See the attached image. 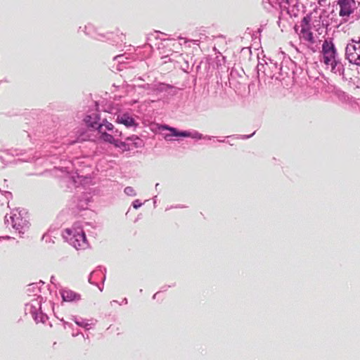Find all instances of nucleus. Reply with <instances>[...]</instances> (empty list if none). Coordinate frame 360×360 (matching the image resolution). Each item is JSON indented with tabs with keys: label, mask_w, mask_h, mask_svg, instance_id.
Instances as JSON below:
<instances>
[{
	"label": "nucleus",
	"mask_w": 360,
	"mask_h": 360,
	"mask_svg": "<svg viewBox=\"0 0 360 360\" xmlns=\"http://www.w3.org/2000/svg\"><path fill=\"white\" fill-rule=\"evenodd\" d=\"M113 145L115 146V147H117V148H126V143L125 142H122V141H115V143H113Z\"/></svg>",
	"instance_id": "nucleus-14"
},
{
	"label": "nucleus",
	"mask_w": 360,
	"mask_h": 360,
	"mask_svg": "<svg viewBox=\"0 0 360 360\" xmlns=\"http://www.w3.org/2000/svg\"><path fill=\"white\" fill-rule=\"evenodd\" d=\"M162 129H167L169 131L170 133L164 134V139L167 141H173V136H183V137H188L190 136V133L187 131H179L176 128L170 127L167 125H162L160 127Z\"/></svg>",
	"instance_id": "nucleus-6"
},
{
	"label": "nucleus",
	"mask_w": 360,
	"mask_h": 360,
	"mask_svg": "<svg viewBox=\"0 0 360 360\" xmlns=\"http://www.w3.org/2000/svg\"><path fill=\"white\" fill-rule=\"evenodd\" d=\"M99 120H100V117L96 112H93L91 115H86L84 119V121L88 127L92 128V129H96L97 130H98V127L99 125V123H98Z\"/></svg>",
	"instance_id": "nucleus-7"
},
{
	"label": "nucleus",
	"mask_w": 360,
	"mask_h": 360,
	"mask_svg": "<svg viewBox=\"0 0 360 360\" xmlns=\"http://www.w3.org/2000/svg\"><path fill=\"white\" fill-rule=\"evenodd\" d=\"M98 132L99 134V139L103 141V142L113 144L115 143V139L113 136L108 134L105 130L103 129V125H98Z\"/></svg>",
	"instance_id": "nucleus-8"
},
{
	"label": "nucleus",
	"mask_w": 360,
	"mask_h": 360,
	"mask_svg": "<svg viewBox=\"0 0 360 360\" xmlns=\"http://www.w3.org/2000/svg\"><path fill=\"white\" fill-rule=\"evenodd\" d=\"M99 125H103V129L112 131L114 129V126L112 123L105 122V123L100 124Z\"/></svg>",
	"instance_id": "nucleus-12"
},
{
	"label": "nucleus",
	"mask_w": 360,
	"mask_h": 360,
	"mask_svg": "<svg viewBox=\"0 0 360 360\" xmlns=\"http://www.w3.org/2000/svg\"><path fill=\"white\" fill-rule=\"evenodd\" d=\"M72 245L76 248H84L86 244V238L84 232L82 230H75L73 237L70 238Z\"/></svg>",
	"instance_id": "nucleus-5"
},
{
	"label": "nucleus",
	"mask_w": 360,
	"mask_h": 360,
	"mask_svg": "<svg viewBox=\"0 0 360 360\" xmlns=\"http://www.w3.org/2000/svg\"><path fill=\"white\" fill-rule=\"evenodd\" d=\"M345 58L350 63L360 66V37L352 39L345 48Z\"/></svg>",
	"instance_id": "nucleus-1"
},
{
	"label": "nucleus",
	"mask_w": 360,
	"mask_h": 360,
	"mask_svg": "<svg viewBox=\"0 0 360 360\" xmlns=\"http://www.w3.org/2000/svg\"><path fill=\"white\" fill-rule=\"evenodd\" d=\"M337 5L340 8L339 15L344 22L348 21L349 16L356 8L355 0H337Z\"/></svg>",
	"instance_id": "nucleus-3"
},
{
	"label": "nucleus",
	"mask_w": 360,
	"mask_h": 360,
	"mask_svg": "<svg viewBox=\"0 0 360 360\" xmlns=\"http://www.w3.org/2000/svg\"><path fill=\"white\" fill-rule=\"evenodd\" d=\"M142 205V203L139 201V200H136L133 202V207L134 209H138Z\"/></svg>",
	"instance_id": "nucleus-15"
},
{
	"label": "nucleus",
	"mask_w": 360,
	"mask_h": 360,
	"mask_svg": "<svg viewBox=\"0 0 360 360\" xmlns=\"http://www.w3.org/2000/svg\"><path fill=\"white\" fill-rule=\"evenodd\" d=\"M62 297L64 301L71 302L79 299V295L74 292L65 290L62 293Z\"/></svg>",
	"instance_id": "nucleus-10"
},
{
	"label": "nucleus",
	"mask_w": 360,
	"mask_h": 360,
	"mask_svg": "<svg viewBox=\"0 0 360 360\" xmlns=\"http://www.w3.org/2000/svg\"><path fill=\"white\" fill-rule=\"evenodd\" d=\"M124 193L129 196H134L136 195V191L131 186H127L124 188Z\"/></svg>",
	"instance_id": "nucleus-13"
},
{
	"label": "nucleus",
	"mask_w": 360,
	"mask_h": 360,
	"mask_svg": "<svg viewBox=\"0 0 360 360\" xmlns=\"http://www.w3.org/2000/svg\"><path fill=\"white\" fill-rule=\"evenodd\" d=\"M310 20L308 18L304 17L301 21V30L299 33L300 38L309 42L310 44L315 43L314 34L311 31Z\"/></svg>",
	"instance_id": "nucleus-4"
},
{
	"label": "nucleus",
	"mask_w": 360,
	"mask_h": 360,
	"mask_svg": "<svg viewBox=\"0 0 360 360\" xmlns=\"http://www.w3.org/2000/svg\"><path fill=\"white\" fill-rule=\"evenodd\" d=\"M65 232L68 233V235L71 236L73 231L71 229H67Z\"/></svg>",
	"instance_id": "nucleus-16"
},
{
	"label": "nucleus",
	"mask_w": 360,
	"mask_h": 360,
	"mask_svg": "<svg viewBox=\"0 0 360 360\" xmlns=\"http://www.w3.org/2000/svg\"><path fill=\"white\" fill-rule=\"evenodd\" d=\"M322 54L323 57V63L330 66L333 70L336 66V49L335 45L330 41L326 40L322 44Z\"/></svg>",
	"instance_id": "nucleus-2"
},
{
	"label": "nucleus",
	"mask_w": 360,
	"mask_h": 360,
	"mask_svg": "<svg viewBox=\"0 0 360 360\" xmlns=\"http://www.w3.org/2000/svg\"><path fill=\"white\" fill-rule=\"evenodd\" d=\"M117 120L119 123L122 124L128 127L134 126L136 124L134 119L126 114L119 116L117 117Z\"/></svg>",
	"instance_id": "nucleus-9"
},
{
	"label": "nucleus",
	"mask_w": 360,
	"mask_h": 360,
	"mask_svg": "<svg viewBox=\"0 0 360 360\" xmlns=\"http://www.w3.org/2000/svg\"><path fill=\"white\" fill-rule=\"evenodd\" d=\"M127 140L132 141L133 143L136 148L139 147L142 143V141L136 136H132L131 137H128V138H127Z\"/></svg>",
	"instance_id": "nucleus-11"
}]
</instances>
